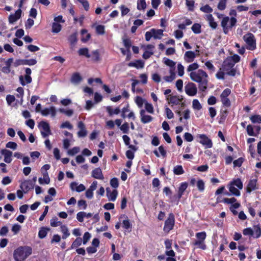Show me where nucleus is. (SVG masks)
Masks as SVG:
<instances>
[{
  "label": "nucleus",
  "instance_id": "nucleus-35",
  "mask_svg": "<svg viewBox=\"0 0 261 261\" xmlns=\"http://www.w3.org/2000/svg\"><path fill=\"white\" fill-rule=\"evenodd\" d=\"M50 229L49 228L43 227L40 228L38 232V237L40 239L44 238L48 232L49 231Z\"/></svg>",
  "mask_w": 261,
  "mask_h": 261
},
{
  "label": "nucleus",
  "instance_id": "nucleus-49",
  "mask_svg": "<svg viewBox=\"0 0 261 261\" xmlns=\"http://www.w3.org/2000/svg\"><path fill=\"white\" fill-rule=\"evenodd\" d=\"M254 127L251 125H248L246 127L247 134L250 136H257V134L254 132Z\"/></svg>",
  "mask_w": 261,
  "mask_h": 261
},
{
  "label": "nucleus",
  "instance_id": "nucleus-13",
  "mask_svg": "<svg viewBox=\"0 0 261 261\" xmlns=\"http://www.w3.org/2000/svg\"><path fill=\"white\" fill-rule=\"evenodd\" d=\"M1 153L4 156V162L10 163L12 161V152L9 150L4 149L1 151Z\"/></svg>",
  "mask_w": 261,
  "mask_h": 261
},
{
  "label": "nucleus",
  "instance_id": "nucleus-63",
  "mask_svg": "<svg viewBox=\"0 0 261 261\" xmlns=\"http://www.w3.org/2000/svg\"><path fill=\"white\" fill-rule=\"evenodd\" d=\"M227 0H220L218 5V9L220 10H224L226 8Z\"/></svg>",
  "mask_w": 261,
  "mask_h": 261
},
{
  "label": "nucleus",
  "instance_id": "nucleus-39",
  "mask_svg": "<svg viewBox=\"0 0 261 261\" xmlns=\"http://www.w3.org/2000/svg\"><path fill=\"white\" fill-rule=\"evenodd\" d=\"M164 63L168 66L170 67V69H174L175 70V66L176 62L167 58L163 59Z\"/></svg>",
  "mask_w": 261,
  "mask_h": 261
},
{
  "label": "nucleus",
  "instance_id": "nucleus-25",
  "mask_svg": "<svg viewBox=\"0 0 261 261\" xmlns=\"http://www.w3.org/2000/svg\"><path fill=\"white\" fill-rule=\"evenodd\" d=\"M205 18L206 20L208 22V23L212 28L215 29L217 28V24L214 21V18L212 14L206 15Z\"/></svg>",
  "mask_w": 261,
  "mask_h": 261
},
{
  "label": "nucleus",
  "instance_id": "nucleus-46",
  "mask_svg": "<svg viewBox=\"0 0 261 261\" xmlns=\"http://www.w3.org/2000/svg\"><path fill=\"white\" fill-rule=\"evenodd\" d=\"M82 239L81 238H77L72 243L71 249H73L81 246L82 243Z\"/></svg>",
  "mask_w": 261,
  "mask_h": 261
},
{
  "label": "nucleus",
  "instance_id": "nucleus-3",
  "mask_svg": "<svg viewBox=\"0 0 261 261\" xmlns=\"http://www.w3.org/2000/svg\"><path fill=\"white\" fill-rule=\"evenodd\" d=\"M235 65V62L232 61V59L227 57L222 64V70L225 72V74L231 76H234L236 70L233 68Z\"/></svg>",
  "mask_w": 261,
  "mask_h": 261
},
{
  "label": "nucleus",
  "instance_id": "nucleus-8",
  "mask_svg": "<svg viewBox=\"0 0 261 261\" xmlns=\"http://www.w3.org/2000/svg\"><path fill=\"white\" fill-rule=\"evenodd\" d=\"M231 90L229 88L224 89L220 95L221 101L224 107L228 108L231 105V102L228 96L230 94Z\"/></svg>",
  "mask_w": 261,
  "mask_h": 261
},
{
  "label": "nucleus",
  "instance_id": "nucleus-34",
  "mask_svg": "<svg viewBox=\"0 0 261 261\" xmlns=\"http://www.w3.org/2000/svg\"><path fill=\"white\" fill-rule=\"evenodd\" d=\"M82 80V79L80 74L76 72L72 74L71 78V82L73 84H79Z\"/></svg>",
  "mask_w": 261,
  "mask_h": 261
},
{
  "label": "nucleus",
  "instance_id": "nucleus-10",
  "mask_svg": "<svg viewBox=\"0 0 261 261\" xmlns=\"http://www.w3.org/2000/svg\"><path fill=\"white\" fill-rule=\"evenodd\" d=\"M186 94L190 96H193L197 94V89L196 85L193 83H189L185 87Z\"/></svg>",
  "mask_w": 261,
  "mask_h": 261
},
{
  "label": "nucleus",
  "instance_id": "nucleus-37",
  "mask_svg": "<svg viewBox=\"0 0 261 261\" xmlns=\"http://www.w3.org/2000/svg\"><path fill=\"white\" fill-rule=\"evenodd\" d=\"M61 231L63 233L62 239H66L70 236L68 228L65 225H62L61 226Z\"/></svg>",
  "mask_w": 261,
  "mask_h": 261
},
{
  "label": "nucleus",
  "instance_id": "nucleus-29",
  "mask_svg": "<svg viewBox=\"0 0 261 261\" xmlns=\"http://www.w3.org/2000/svg\"><path fill=\"white\" fill-rule=\"evenodd\" d=\"M25 81H24V77L20 75L19 77V81L22 86H25L26 84H30L32 82V77L31 76L25 75Z\"/></svg>",
  "mask_w": 261,
  "mask_h": 261
},
{
  "label": "nucleus",
  "instance_id": "nucleus-7",
  "mask_svg": "<svg viewBox=\"0 0 261 261\" xmlns=\"http://www.w3.org/2000/svg\"><path fill=\"white\" fill-rule=\"evenodd\" d=\"M38 127L43 138H45L51 134L49 125L47 122L41 121L38 124Z\"/></svg>",
  "mask_w": 261,
  "mask_h": 261
},
{
  "label": "nucleus",
  "instance_id": "nucleus-28",
  "mask_svg": "<svg viewBox=\"0 0 261 261\" xmlns=\"http://www.w3.org/2000/svg\"><path fill=\"white\" fill-rule=\"evenodd\" d=\"M106 110L110 116H112L114 114L118 115L120 112V110L119 107L113 110L112 107L108 106L106 107Z\"/></svg>",
  "mask_w": 261,
  "mask_h": 261
},
{
  "label": "nucleus",
  "instance_id": "nucleus-31",
  "mask_svg": "<svg viewBox=\"0 0 261 261\" xmlns=\"http://www.w3.org/2000/svg\"><path fill=\"white\" fill-rule=\"evenodd\" d=\"M170 75L169 76H165L164 77V80L167 82H172L176 77L175 73L174 71V69H170Z\"/></svg>",
  "mask_w": 261,
  "mask_h": 261
},
{
  "label": "nucleus",
  "instance_id": "nucleus-50",
  "mask_svg": "<svg viewBox=\"0 0 261 261\" xmlns=\"http://www.w3.org/2000/svg\"><path fill=\"white\" fill-rule=\"evenodd\" d=\"M192 107L194 110H200L202 109V106L199 100L195 99L192 101Z\"/></svg>",
  "mask_w": 261,
  "mask_h": 261
},
{
  "label": "nucleus",
  "instance_id": "nucleus-55",
  "mask_svg": "<svg viewBox=\"0 0 261 261\" xmlns=\"http://www.w3.org/2000/svg\"><path fill=\"white\" fill-rule=\"evenodd\" d=\"M50 225L53 227H57L58 226H61L62 222L58 221V219L56 217L53 218L50 220Z\"/></svg>",
  "mask_w": 261,
  "mask_h": 261
},
{
  "label": "nucleus",
  "instance_id": "nucleus-14",
  "mask_svg": "<svg viewBox=\"0 0 261 261\" xmlns=\"http://www.w3.org/2000/svg\"><path fill=\"white\" fill-rule=\"evenodd\" d=\"M77 127L80 130L77 132V136L79 137H85L87 134V132L85 128V125L82 121L79 122Z\"/></svg>",
  "mask_w": 261,
  "mask_h": 261
},
{
  "label": "nucleus",
  "instance_id": "nucleus-5",
  "mask_svg": "<svg viewBox=\"0 0 261 261\" xmlns=\"http://www.w3.org/2000/svg\"><path fill=\"white\" fill-rule=\"evenodd\" d=\"M243 38L246 44L248 49L253 50L256 48V39L253 34L248 33L244 35Z\"/></svg>",
  "mask_w": 261,
  "mask_h": 261
},
{
  "label": "nucleus",
  "instance_id": "nucleus-24",
  "mask_svg": "<svg viewBox=\"0 0 261 261\" xmlns=\"http://www.w3.org/2000/svg\"><path fill=\"white\" fill-rule=\"evenodd\" d=\"M256 182H257V179H256L250 180V181H249V183L247 185V192H250L254 191L256 189Z\"/></svg>",
  "mask_w": 261,
  "mask_h": 261
},
{
  "label": "nucleus",
  "instance_id": "nucleus-19",
  "mask_svg": "<svg viewBox=\"0 0 261 261\" xmlns=\"http://www.w3.org/2000/svg\"><path fill=\"white\" fill-rule=\"evenodd\" d=\"M92 176L97 179L102 180L104 178L101 169L100 168H96L92 171Z\"/></svg>",
  "mask_w": 261,
  "mask_h": 261
},
{
  "label": "nucleus",
  "instance_id": "nucleus-4",
  "mask_svg": "<svg viewBox=\"0 0 261 261\" xmlns=\"http://www.w3.org/2000/svg\"><path fill=\"white\" fill-rule=\"evenodd\" d=\"M228 188L230 192L232 195L236 196H239L240 195V192L239 189L243 188V183L240 178L232 181L228 186Z\"/></svg>",
  "mask_w": 261,
  "mask_h": 261
},
{
  "label": "nucleus",
  "instance_id": "nucleus-52",
  "mask_svg": "<svg viewBox=\"0 0 261 261\" xmlns=\"http://www.w3.org/2000/svg\"><path fill=\"white\" fill-rule=\"evenodd\" d=\"M199 67V65L197 63H193L190 65H189L187 69L188 72L195 71L196 69H197Z\"/></svg>",
  "mask_w": 261,
  "mask_h": 261
},
{
  "label": "nucleus",
  "instance_id": "nucleus-2",
  "mask_svg": "<svg viewBox=\"0 0 261 261\" xmlns=\"http://www.w3.org/2000/svg\"><path fill=\"white\" fill-rule=\"evenodd\" d=\"M32 251L30 247H19L14 250V258L16 261H23L31 254Z\"/></svg>",
  "mask_w": 261,
  "mask_h": 261
},
{
  "label": "nucleus",
  "instance_id": "nucleus-1",
  "mask_svg": "<svg viewBox=\"0 0 261 261\" xmlns=\"http://www.w3.org/2000/svg\"><path fill=\"white\" fill-rule=\"evenodd\" d=\"M191 79L199 84L200 90L204 91L207 89L208 83V75L202 69L191 72L190 74Z\"/></svg>",
  "mask_w": 261,
  "mask_h": 261
},
{
  "label": "nucleus",
  "instance_id": "nucleus-47",
  "mask_svg": "<svg viewBox=\"0 0 261 261\" xmlns=\"http://www.w3.org/2000/svg\"><path fill=\"white\" fill-rule=\"evenodd\" d=\"M61 25L59 23L54 22L52 24V32L54 33H59L61 30Z\"/></svg>",
  "mask_w": 261,
  "mask_h": 261
},
{
  "label": "nucleus",
  "instance_id": "nucleus-59",
  "mask_svg": "<svg viewBox=\"0 0 261 261\" xmlns=\"http://www.w3.org/2000/svg\"><path fill=\"white\" fill-rule=\"evenodd\" d=\"M194 3L193 0H186V5L189 11H193L194 10Z\"/></svg>",
  "mask_w": 261,
  "mask_h": 261
},
{
  "label": "nucleus",
  "instance_id": "nucleus-26",
  "mask_svg": "<svg viewBox=\"0 0 261 261\" xmlns=\"http://www.w3.org/2000/svg\"><path fill=\"white\" fill-rule=\"evenodd\" d=\"M43 177H40L38 179V181L40 184H48L50 182V179L48 174L47 172L42 173Z\"/></svg>",
  "mask_w": 261,
  "mask_h": 261
},
{
  "label": "nucleus",
  "instance_id": "nucleus-40",
  "mask_svg": "<svg viewBox=\"0 0 261 261\" xmlns=\"http://www.w3.org/2000/svg\"><path fill=\"white\" fill-rule=\"evenodd\" d=\"M173 173L175 175H181L184 173V170L181 165H176L173 168Z\"/></svg>",
  "mask_w": 261,
  "mask_h": 261
},
{
  "label": "nucleus",
  "instance_id": "nucleus-56",
  "mask_svg": "<svg viewBox=\"0 0 261 261\" xmlns=\"http://www.w3.org/2000/svg\"><path fill=\"white\" fill-rule=\"evenodd\" d=\"M145 108L147 112L150 114L154 113L153 107L151 103H148L147 101L145 102Z\"/></svg>",
  "mask_w": 261,
  "mask_h": 261
},
{
  "label": "nucleus",
  "instance_id": "nucleus-23",
  "mask_svg": "<svg viewBox=\"0 0 261 261\" xmlns=\"http://www.w3.org/2000/svg\"><path fill=\"white\" fill-rule=\"evenodd\" d=\"M188 187V184L186 182L181 183L178 191V194L177 196V199L178 201L179 200L181 196H182L184 192Z\"/></svg>",
  "mask_w": 261,
  "mask_h": 261
},
{
  "label": "nucleus",
  "instance_id": "nucleus-11",
  "mask_svg": "<svg viewBox=\"0 0 261 261\" xmlns=\"http://www.w3.org/2000/svg\"><path fill=\"white\" fill-rule=\"evenodd\" d=\"M41 114L43 116H47L50 115L51 117L54 118L56 115V110L55 107H50L49 108H45L41 111Z\"/></svg>",
  "mask_w": 261,
  "mask_h": 261
},
{
  "label": "nucleus",
  "instance_id": "nucleus-53",
  "mask_svg": "<svg viewBox=\"0 0 261 261\" xmlns=\"http://www.w3.org/2000/svg\"><path fill=\"white\" fill-rule=\"evenodd\" d=\"M191 29L195 34H199L201 32V25L199 23H194Z\"/></svg>",
  "mask_w": 261,
  "mask_h": 261
},
{
  "label": "nucleus",
  "instance_id": "nucleus-61",
  "mask_svg": "<svg viewBox=\"0 0 261 261\" xmlns=\"http://www.w3.org/2000/svg\"><path fill=\"white\" fill-rule=\"evenodd\" d=\"M200 10L206 13H211L213 12V9L208 5H205V6L201 7L200 8Z\"/></svg>",
  "mask_w": 261,
  "mask_h": 261
},
{
  "label": "nucleus",
  "instance_id": "nucleus-18",
  "mask_svg": "<svg viewBox=\"0 0 261 261\" xmlns=\"http://www.w3.org/2000/svg\"><path fill=\"white\" fill-rule=\"evenodd\" d=\"M140 117L141 121L143 123H149L151 122L153 119L151 116L145 114V111L144 110H141L140 111Z\"/></svg>",
  "mask_w": 261,
  "mask_h": 261
},
{
  "label": "nucleus",
  "instance_id": "nucleus-17",
  "mask_svg": "<svg viewBox=\"0 0 261 261\" xmlns=\"http://www.w3.org/2000/svg\"><path fill=\"white\" fill-rule=\"evenodd\" d=\"M70 187L71 190L76 191L77 192H81L86 189L83 184H81L78 185V184L76 182H71Z\"/></svg>",
  "mask_w": 261,
  "mask_h": 261
},
{
  "label": "nucleus",
  "instance_id": "nucleus-16",
  "mask_svg": "<svg viewBox=\"0 0 261 261\" xmlns=\"http://www.w3.org/2000/svg\"><path fill=\"white\" fill-rule=\"evenodd\" d=\"M196 57V55L192 51H187L184 55V60L187 63H191L194 61Z\"/></svg>",
  "mask_w": 261,
  "mask_h": 261
},
{
  "label": "nucleus",
  "instance_id": "nucleus-12",
  "mask_svg": "<svg viewBox=\"0 0 261 261\" xmlns=\"http://www.w3.org/2000/svg\"><path fill=\"white\" fill-rule=\"evenodd\" d=\"M20 187L23 192L27 193L31 189H33L34 186L30 180H26L21 183Z\"/></svg>",
  "mask_w": 261,
  "mask_h": 261
},
{
  "label": "nucleus",
  "instance_id": "nucleus-41",
  "mask_svg": "<svg viewBox=\"0 0 261 261\" xmlns=\"http://www.w3.org/2000/svg\"><path fill=\"white\" fill-rule=\"evenodd\" d=\"M197 240L204 242L206 237V233L205 231L197 232L196 233Z\"/></svg>",
  "mask_w": 261,
  "mask_h": 261
},
{
  "label": "nucleus",
  "instance_id": "nucleus-58",
  "mask_svg": "<svg viewBox=\"0 0 261 261\" xmlns=\"http://www.w3.org/2000/svg\"><path fill=\"white\" fill-rule=\"evenodd\" d=\"M92 59L95 62L100 60L99 54L97 50H94L92 52Z\"/></svg>",
  "mask_w": 261,
  "mask_h": 261
},
{
  "label": "nucleus",
  "instance_id": "nucleus-44",
  "mask_svg": "<svg viewBox=\"0 0 261 261\" xmlns=\"http://www.w3.org/2000/svg\"><path fill=\"white\" fill-rule=\"evenodd\" d=\"M77 34L73 33L69 36L68 37V41H69L71 46H74L77 42Z\"/></svg>",
  "mask_w": 261,
  "mask_h": 261
},
{
  "label": "nucleus",
  "instance_id": "nucleus-60",
  "mask_svg": "<svg viewBox=\"0 0 261 261\" xmlns=\"http://www.w3.org/2000/svg\"><path fill=\"white\" fill-rule=\"evenodd\" d=\"M254 237L258 238L261 236V229L259 226H255L254 227V230L253 231Z\"/></svg>",
  "mask_w": 261,
  "mask_h": 261
},
{
  "label": "nucleus",
  "instance_id": "nucleus-51",
  "mask_svg": "<svg viewBox=\"0 0 261 261\" xmlns=\"http://www.w3.org/2000/svg\"><path fill=\"white\" fill-rule=\"evenodd\" d=\"M145 101H146L140 96H138L136 97L135 102L139 108L142 107L143 104L145 105Z\"/></svg>",
  "mask_w": 261,
  "mask_h": 261
},
{
  "label": "nucleus",
  "instance_id": "nucleus-57",
  "mask_svg": "<svg viewBox=\"0 0 261 261\" xmlns=\"http://www.w3.org/2000/svg\"><path fill=\"white\" fill-rule=\"evenodd\" d=\"M37 63V61L34 59H23V64L24 65L32 66L34 65Z\"/></svg>",
  "mask_w": 261,
  "mask_h": 261
},
{
  "label": "nucleus",
  "instance_id": "nucleus-48",
  "mask_svg": "<svg viewBox=\"0 0 261 261\" xmlns=\"http://www.w3.org/2000/svg\"><path fill=\"white\" fill-rule=\"evenodd\" d=\"M79 54L80 56H85L87 58H90L91 55L89 54V50L87 48H82L79 50Z\"/></svg>",
  "mask_w": 261,
  "mask_h": 261
},
{
  "label": "nucleus",
  "instance_id": "nucleus-22",
  "mask_svg": "<svg viewBox=\"0 0 261 261\" xmlns=\"http://www.w3.org/2000/svg\"><path fill=\"white\" fill-rule=\"evenodd\" d=\"M169 100V102L174 105H179L182 101V98L181 96L179 95H173L171 96L169 98H167Z\"/></svg>",
  "mask_w": 261,
  "mask_h": 261
},
{
  "label": "nucleus",
  "instance_id": "nucleus-21",
  "mask_svg": "<svg viewBox=\"0 0 261 261\" xmlns=\"http://www.w3.org/2000/svg\"><path fill=\"white\" fill-rule=\"evenodd\" d=\"M92 216L91 213H87L85 212H80L76 214V219L80 222H83L84 221V218H90Z\"/></svg>",
  "mask_w": 261,
  "mask_h": 261
},
{
  "label": "nucleus",
  "instance_id": "nucleus-20",
  "mask_svg": "<svg viewBox=\"0 0 261 261\" xmlns=\"http://www.w3.org/2000/svg\"><path fill=\"white\" fill-rule=\"evenodd\" d=\"M229 18L227 16L224 17L221 21V26L223 28V32L225 34H227L229 30Z\"/></svg>",
  "mask_w": 261,
  "mask_h": 261
},
{
  "label": "nucleus",
  "instance_id": "nucleus-36",
  "mask_svg": "<svg viewBox=\"0 0 261 261\" xmlns=\"http://www.w3.org/2000/svg\"><path fill=\"white\" fill-rule=\"evenodd\" d=\"M107 192L109 200L112 201H114L117 196V191L116 190H114L112 192H109L108 189H107Z\"/></svg>",
  "mask_w": 261,
  "mask_h": 261
},
{
  "label": "nucleus",
  "instance_id": "nucleus-38",
  "mask_svg": "<svg viewBox=\"0 0 261 261\" xmlns=\"http://www.w3.org/2000/svg\"><path fill=\"white\" fill-rule=\"evenodd\" d=\"M192 244L202 250H205L206 249V246L205 244V242L202 241L195 240L192 243Z\"/></svg>",
  "mask_w": 261,
  "mask_h": 261
},
{
  "label": "nucleus",
  "instance_id": "nucleus-30",
  "mask_svg": "<svg viewBox=\"0 0 261 261\" xmlns=\"http://www.w3.org/2000/svg\"><path fill=\"white\" fill-rule=\"evenodd\" d=\"M151 32L153 34V37L154 39H161L163 35V30H155L154 29H151Z\"/></svg>",
  "mask_w": 261,
  "mask_h": 261
},
{
  "label": "nucleus",
  "instance_id": "nucleus-54",
  "mask_svg": "<svg viewBox=\"0 0 261 261\" xmlns=\"http://www.w3.org/2000/svg\"><path fill=\"white\" fill-rule=\"evenodd\" d=\"M80 150V148L79 147H74L71 149H69L67 151V153L68 155L73 156L78 152H79Z\"/></svg>",
  "mask_w": 261,
  "mask_h": 261
},
{
  "label": "nucleus",
  "instance_id": "nucleus-62",
  "mask_svg": "<svg viewBox=\"0 0 261 261\" xmlns=\"http://www.w3.org/2000/svg\"><path fill=\"white\" fill-rule=\"evenodd\" d=\"M197 187L200 192L204 191L205 188L204 182L202 179H199L197 181Z\"/></svg>",
  "mask_w": 261,
  "mask_h": 261
},
{
  "label": "nucleus",
  "instance_id": "nucleus-64",
  "mask_svg": "<svg viewBox=\"0 0 261 261\" xmlns=\"http://www.w3.org/2000/svg\"><path fill=\"white\" fill-rule=\"evenodd\" d=\"M177 72L178 75L180 77L182 76L184 74V67L181 63L177 64Z\"/></svg>",
  "mask_w": 261,
  "mask_h": 261
},
{
  "label": "nucleus",
  "instance_id": "nucleus-42",
  "mask_svg": "<svg viewBox=\"0 0 261 261\" xmlns=\"http://www.w3.org/2000/svg\"><path fill=\"white\" fill-rule=\"evenodd\" d=\"M250 120L253 123H261V115H252L250 117Z\"/></svg>",
  "mask_w": 261,
  "mask_h": 261
},
{
  "label": "nucleus",
  "instance_id": "nucleus-27",
  "mask_svg": "<svg viewBox=\"0 0 261 261\" xmlns=\"http://www.w3.org/2000/svg\"><path fill=\"white\" fill-rule=\"evenodd\" d=\"M129 67H134L138 69L144 67V63L141 60H137L135 62H131L128 64Z\"/></svg>",
  "mask_w": 261,
  "mask_h": 261
},
{
  "label": "nucleus",
  "instance_id": "nucleus-32",
  "mask_svg": "<svg viewBox=\"0 0 261 261\" xmlns=\"http://www.w3.org/2000/svg\"><path fill=\"white\" fill-rule=\"evenodd\" d=\"M81 40L83 42H87L91 37L90 34L88 33L87 31L85 29H83L81 31Z\"/></svg>",
  "mask_w": 261,
  "mask_h": 261
},
{
  "label": "nucleus",
  "instance_id": "nucleus-6",
  "mask_svg": "<svg viewBox=\"0 0 261 261\" xmlns=\"http://www.w3.org/2000/svg\"><path fill=\"white\" fill-rule=\"evenodd\" d=\"M196 141L201 144L205 148H210L213 146L212 140L204 134H199L196 136Z\"/></svg>",
  "mask_w": 261,
  "mask_h": 261
},
{
  "label": "nucleus",
  "instance_id": "nucleus-33",
  "mask_svg": "<svg viewBox=\"0 0 261 261\" xmlns=\"http://www.w3.org/2000/svg\"><path fill=\"white\" fill-rule=\"evenodd\" d=\"M122 138L125 144L128 146L129 148L136 151L137 150L136 147L134 145H130V138L127 135H123Z\"/></svg>",
  "mask_w": 261,
  "mask_h": 261
},
{
  "label": "nucleus",
  "instance_id": "nucleus-43",
  "mask_svg": "<svg viewBox=\"0 0 261 261\" xmlns=\"http://www.w3.org/2000/svg\"><path fill=\"white\" fill-rule=\"evenodd\" d=\"M137 8L139 10H144L146 8L145 0H138Z\"/></svg>",
  "mask_w": 261,
  "mask_h": 261
},
{
  "label": "nucleus",
  "instance_id": "nucleus-9",
  "mask_svg": "<svg viewBox=\"0 0 261 261\" xmlns=\"http://www.w3.org/2000/svg\"><path fill=\"white\" fill-rule=\"evenodd\" d=\"M175 223L174 216L171 213L169 215L168 219L165 222L164 226V231L166 232H169L173 228Z\"/></svg>",
  "mask_w": 261,
  "mask_h": 261
},
{
  "label": "nucleus",
  "instance_id": "nucleus-15",
  "mask_svg": "<svg viewBox=\"0 0 261 261\" xmlns=\"http://www.w3.org/2000/svg\"><path fill=\"white\" fill-rule=\"evenodd\" d=\"M21 14V10L20 9L17 10L14 14H11L9 17V21L10 23H14L18 20Z\"/></svg>",
  "mask_w": 261,
  "mask_h": 261
},
{
  "label": "nucleus",
  "instance_id": "nucleus-45",
  "mask_svg": "<svg viewBox=\"0 0 261 261\" xmlns=\"http://www.w3.org/2000/svg\"><path fill=\"white\" fill-rule=\"evenodd\" d=\"M95 31L98 35H103L105 33V27L103 25L98 24L95 27Z\"/></svg>",
  "mask_w": 261,
  "mask_h": 261
}]
</instances>
